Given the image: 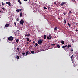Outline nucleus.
<instances>
[{"label":"nucleus","instance_id":"obj_1","mask_svg":"<svg viewBox=\"0 0 78 78\" xmlns=\"http://www.w3.org/2000/svg\"><path fill=\"white\" fill-rule=\"evenodd\" d=\"M41 40H39L38 41V45H41V44L42 43V42L44 41V40H42V39H41Z\"/></svg>","mask_w":78,"mask_h":78},{"label":"nucleus","instance_id":"obj_2","mask_svg":"<svg viewBox=\"0 0 78 78\" xmlns=\"http://www.w3.org/2000/svg\"><path fill=\"white\" fill-rule=\"evenodd\" d=\"M8 39L9 41H12V40H14V37L10 36L8 38Z\"/></svg>","mask_w":78,"mask_h":78},{"label":"nucleus","instance_id":"obj_3","mask_svg":"<svg viewBox=\"0 0 78 78\" xmlns=\"http://www.w3.org/2000/svg\"><path fill=\"white\" fill-rule=\"evenodd\" d=\"M66 3H67L66 2H62L60 4V6H64V5H66Z\"/></svg>","mask_w":78,"mask_h":78},{"label":"nucleus","instance_id":"obj_4","mask_svg":"<svg viewBox=\"0 0 78 78\" xmlns=\"http://www.w3.org/2000/svg\"><path fill=\"white\" fill-rule=\"evenodd\" d=\"M20 24L21 25H23V23H24V21H23V20H22L20 21Z\"/></svg>","mask_w":78,"mask_h":78},{"label":"nucleus","instance_id":"obj_5","mask_svg":"<svg viewBox=\"0 0 78 78\" xmlns=\"http://www.w3.org/2000/svg\"><path fill=\"white\" fill-rule=\"evenodd\" d=\"M6 3L7 5H9V6H11V3H10V2H7Z\"/></svg>","mask_w":78,"mask_h":78},{"label":"nucleus","instance_id":"obj_6","mask_svg":"<svg viewBox=\"0 0 78 78\" xmlns=\"http://www.w3.org/2000/svg\"><path fill=\"white\" fill-rule=\"evenodd\" d=\"M25 36H27V37H30L31 36V35L29 33L25 35Z\"/></svg>","mask_w":78,"mask_h":78},{"label":"nucleus","instance_id":"obj_7","mask_svg":"<svg viewBox=\"0 0 78 78\" xmlns=\"http://www.w3.org/2000/svg\"><path fill=\"white\" fill-rule=\"evenodd\" d=\"M22 11V9H20L19 10L17 9L16 10V11L17 12H19V11Z\"/></svg>","mask_w":78,"mask_h":78},{"label":"nucleus","instance_id":"obj_8","mask_svg":"<svg viewBox=\"0 0 78 78\" xmlns=\"http://www.w3.org/2000/svg\"><path fill=\"white\" fill-rule=\"evenodd\" d=\"M61 43L62 45H63V44H64V41H61Z\"/></svg>","mask_w":78,"mask_h":78},{"label":"nucleus","instance_id":"obj_9","mask_svg":"<svg viewBox=\"0 0 78 78\" xmlns=\"http://www.w3.org/2000/svg\"><path fill=\"white\" fill-rule=\"evenodd\" d=\"M64 23H65V24L67 23V20H64Z\"/></svg>","mask_w":78,"mask_h":78},{"label":"nucleus","instance_id":"obj_10","mask_svg":"<svg viewBox=\"0 0 78 78\" xmlns=\"http://www.w3.org/2000/svg\"><path fill=\"white\" fill-rule=\"evenodd\" d=\"M18 2L20 4H22V2H21V1H20V0H18Z\"/></svg>","mask_w":78,"mask_h":78},{"label":"nucleus","instance_id":"obj_11","mask_svg":"<svg viewBox=\"0 0 78 78\" xmlns=\"http://www.w3.org/2000/svg\"><path fill=\"white\" fill-rule=\"evenodd\" d=\"M46 37H47V36L46 35H44V39H46Z\"/></svg>","mask_w":78,"mask_h":78},{"label":"nucleus","instance_id":"obj_12","mask_svg":"<svg viewBox=\"0 0 78 78\" xmlns=\"http://www.w3.org/2000/svg\"><path fill=\"white\" fill-rule=\"evenodd\" d=\"M9 24H6L5 25V27H9Z\"/></svg>","mask_w":78,"mask_h":78},{"label":"nucleus","instance_id":"obj_13","mask_svg":"<svg viewBox=\"0 0 78 78\" xmlns=\"http://www.w3.org/2000/svg\"><path fill=\"white\" fill-rule=\"evenodd\" d=\"M19 40L17 39H16V42H17V43H18L19 42Z\"/></svg>","mask_w":78,"mask_h":78},{"label":"nucleus","instance_id":"obj_14","mask_svg":"<svg viewBox=\"0 0 78 78\" xmlns=\"http://www.w3.org/2000/svg\"><path fill=\"white\" fill-rule=\"evenodd\" d=\"M72 47V46L70 45H68L67 48H69V47Z\"/></svg>","mask_w":78,"mask_h":78},{"label":"nucleus","instance_id":"obj_15","mask_svg":"<svg viewBox=\"0 0 78 78\" xmlns=\"http://www.w3.org/2000/svg\"><path fill=\"white\" fill-rule=\"evenodd\" d=\"M57 30V27H56L55 28H54V30L56 31Z\"/></svg>","mask_w":78,"mask_h":78},{"label":"nucleus","instance_id":"obj_16","mask_svg":"<svg viewBox=\"0 0 78 78\" xmlns=\"http://www.w3.org/2000/svg\"><path fill=\"white\" fill-rule=\"evenodd\" d=\"M22 12H20V17H22Z\"/></svg>","mask_w":78,"mask_h":78},{"label":"nucleus","instance_id":"obj_17","mask_svg":"<svg viewBox=\"0 0 78 78\" xmlns=\"http://www.w3.org/2000/svg\"><path fill=\"white\" fill-rule=\"evenodd\" d=\"M28 53H29V51H28L27 52H26V55H28Z\"/></svg>","mask_w":78,"mask_h":78},{"label":"nucleus","instance_id":"obj_18","mask_svg":"<svg viewBox=\"0 0 78 78\" xmlns=\"http://www.w3.org/2000/svg\"><path fill=\"white\" fill-rule=\"evenodd\" d=\"M26 40L28 41H30V39H29V38L28 37L26 38Z\"/></svg>","mask_w":78,"mask_h":78},{"label":"nucleus","instance_id":"obj_19","mask_svg":"<svg viewBox=\"0 0 78 78\" xmlns=\"http://www.w3.org/2000/svg\"><path fill=\"white\" fill-rule=\"evenodd\" d=\"M68 26H69V27H70V26H71V25H70V23H68Z\"/></svg>","mask_w":78,"mask_h":78},{"label":"nucleus","instance_id":"obj_20","mask_svg":"<svg viewBox=\"0 0 78 78\" xmlns=\"http://www.w3.org/2000/svg\"><path fill=\"white\" fill-rule=\"evenodd\" d=\"M73 57H74V56L72 55L71 56V58L72 59Z\"/></svg>","mask_w":78,"mask_h":78},{"label":"nucleus","instance_id":"obj_21","mask_svg":"<svg viewBox=\"0 0 78 78\" xmlns=\"http://www.w3.org/2000/svg\"><path fill=\"white\" fill-rule=\"evenodd\" d=\"M16 58H17V59H19V57L18 56H16Z\"/></svg>","mask_w":78,"mask_h":78},{"label":"nucleus","instance_id":"obj_22","mask_svg":"<svg viewBox=\"0 0 78 78\" xmlns=\"http://www.w3.org/2000/svg\"><path fill=\"white\" fill-rule=\"evenodd\" d=\"M14 24H15V26H17V23L15 22H14Z\"/></svg>","mask_w":78,"mask_h":78},{"label":"nucleus","instance_id":"obj_23","mask_svg":"<svg viewBox=\"0 0 78 78\" xmlns=\"http://www.w3.org/2000/svg\"><path fill=\"white\" fill-rule=\"evenodd\" d=\"M2 9L4 11H5V10H6V9H5V8L4 7L2 8Z\"/></svg>","mask_w":78,"mask_h":78},{"label":"nucleus","instance_id":"obj_24","mask_svg":"<svg viewBox=\"0 0 78 78\" xmlns=\"http://www.w3.org/2000/svg\"><path fill=\"white\" fill-rule=\"evenodd\" d=\"M57 47L58 48H60V46L59 45H57Z\"/></svg>","mask_w":78,"mask_h":78},{"label":"nucleus","instance_id":"obj_25","mask_svg":"<svg viewBox=\"0 0 78 78\" xmlns=\"http://www.w3.org/2000/svg\"><path fill=\"white\" fill-rule=\"evenodd\" d=\"M35 45H36V46H37L38 45V44L37 43H36L35 44Z\"/></svg>","mask_w":78,"mask_h":78},{"label":"nucleus","instance_id":"obj_26","mask_svg":"<svg viewBox=\"0 0 78 78\" xmlns=\"http://www.w3.org/2000/svg\"><path fill=\"white\" fill-rule=\"evenodd\" d=\"M31 52L33 54L34 53V52L33 51H32Z\"/></svg>","mask_w":78,"mask_h":78},{"label":"nucleus","instance_id":"obj_27","mask_svg":"<svg viewBox=\"0 0 78 78\" xmlns=\"http://www.w3.org/2000/svg\"><path fill=\"white\" fill-rule=\"evenodd\" d=\"M2 6H3V5H4V3H3V2H2Z\"/></svg>","mask_w":78,"mask_h":78},{"label":"nucleus","instance_id":"obj_28","mask_svg":"<svg viewBox=\"0 0 78 78\" xmlns=\"http://www.w3.org/2000/svg\"><path fill=\"white\" fill-rule=\"evenodd\" d=\"M47 37V39H49V37H48V36H47V37Z\"/></svg>","mask_w":78,"mask_h":78},{"label":"nucleus","instance_id":"obj_29","mask_svg":"<svg viewBox=\"0 0 78 78\" xmlns=\"http://www.w3.org/2000/svg\"><path fill=\"white\" fill-rule=\"evenodd\" d=\"M52 46H53V45H55V44H51Z\"/></svg>","mask_w":78,"mask_h":78},{"label":"nucleus","instance_id":"obj_30","mask_svg":"<svg viewBox=\"0 0 78 78\" xmlns=\"http://www.w3.org/2000/svg\"><path fill=\"white\" fill-rule=\"evenodd\" d=\"M16 50L18 51H19V50H20V49H19V48H17L16 49Z\"/></svg>","mask_w":78,"mask_h":78},{"label":"nucleus","instance_id":"obj_31","mask_svg":"<svg viewBox=\"0 0 78 78\" xmlns=\"http://www.w3.org/2000/svg\"><path fill=\"white\" fill-rule=\"evenodd\" d=\"M44 9H47V8L45 7H44Z\"/></svg>","mask_w":78,"mask_h":78},{"label":"nucleus","instance_id":"obj_32","mask_svg":"<svg viewBox=\"0 0 78 78\" xmlns=\"http://www.w3.org/2000/svg\"><path fill=\"white\" fill-rule=\"evenodd\" d=\"M69 13H68V14H70V13H72V12L71 11H70L69 12Z\"/></svg>","mask_w":78,"mask_h":78},{"label":"nucleus","instance_id":"obj_33","mask_svg":"<svg viewBox=\"0 0 78 78\" xmlns=\"http://www.w3.org/2000/svg\"><path fill=\"white\" fill-rule=\"evenodd\" d=\"M66 12H64V13H63V14H64V15H66Z\"/></svg>","mask_w":78,"mask_h":78},{"label":"nucleus","instance_id":"obj_34","mask_svg":"<svg viewBox=\"0 0 78 78\" xmlns=\"http://www.w3.org/2000/svg\"><path fill=\"white\" fill-rule=\"evenodd\" d=\"M16 20L17 21H19V18H17V20Z\"/></svg>","mask_w":78,"mask_h":78},{"label":"nucleus","instance_id":"obj_35","mask_svg":"<svg viewBox=\"0 0 78 78\" xmlns=\"http://www.w3.org/2000/svg\"><path fill=\"white\" fill-rule=\"evenodd\" d=\"M56 2H54V5H56Z\"/></svg>","mask_w":78,"mask_h":78},{"label":"nucleus","instance_id":"obj_36","mask_svg":"<svg viewBox=\"0 0 78 78\" xmlns=\"http://www.w3.org/2000/svg\"><path fill=\"white\" fill-rule=\"evenodd\" d=\"M65 47H65V46H62V48H65Z\"/></svg>","mask_w":78,"mask_h":78},{"label":"nucleus","instance_id":"obj_37","mask_svg":"<svg viewBox=\"0 0 78 78\" xmlns=\"http://www.w3.org/2000/svg\"><path fill=\"white\" fill-rule=\"evenodd\" d=\"M72 41L73 42H74L75 41H74V40H73V39H72Z\"/></svg>","mask_w":78,"mask_h":78},{"label":"nucleus","instance_id":"obj_38","mask_svg":"<svg viewBox=\"0 0 78 78\" xmlns=\"http://www.w3.org/2000/svg\"><path fill=\"white\" fill-rule=\"evenodd\" d=\"M25 52H23V53H22V54L23 55H25Z\"/></svg>","mask_w":78,"mask_h":78},{"label":"nucleus","instance_id":"obj_39","mask_svg":"<svg viewBox=\"0 0 78 78\" xmlns=\"http://www.w3.org/2000/svg\"><path fill=\"white\" fill-rule=\"evenodd\" d=\"M75 31H76V32H77V31H78V30L76 29V30H75Z\"/></svg>","mask_w":78,"mask_h":78},{"label":"nucleus","instance_id":"obj_40","mask_svg":"<svg viewBox=\"0 0 78 78\" xmlns=\"http://www.w3.org/2000/svg\"><path fill=\"white\" fill-rule=\"evenodd\" d=\"M51 38H52L51 37H49V39H50V40L51 39Z\"/></svg>","mask_w":78,"mask_h":78},{"label":"nucleus","instance_id":"obj_41","mask_svg":"<svg viewBox=\"0 0 78 78\" xmlns=\"http://www.w3.org/2000/svg\"><path fill=\"white\" fill-rule=\"evenodd\" d=\"M73 51V49H71V52Z\"/></svg>","mask_w":78,"mask_h":78},{"label":"nucleus","instance_id":"obj_42","mask_svg":"<svg viewBox=\"0 0 78 78\" xmlns=\"http://www.w3.org/2000/svg\"><path fill=\"white\" fill-rule=\"evenodd\" d=\"M20 56L21 58H22V57H22V55H20Z\"/></svg>","mask_w":78,"mask_h":78},{"label":"nucleus","instance_id":"obj_43","mask_svg":"<svg viewBox=\"0 0 78 78\" xmlns=\"http://www.w3.org/2000/svg\"><path fill=\"white\" fill-rule=\"evenodd\" d=\"M50 7H48V9H50Z\"/></svg>","mask_w":78,"mask_h":78},{"label":"nucleus","instance_id":"obj_44","mask_svg":"<svg viewBox=\"0 0 78 78\" xmlns=\"http://www.w3.org/2000/svg\"><path fill=\"white\" fill-rule=\"evenodd\" d=\"M65 46V47H67V45H66V46Z\"/></svg>","mask_w":78,"mask_h":78},{"label":"nucleus","instance_id":"obj_45","mask_svg":"<svg viewBox=\"0 0 78 78\" xmlns=\"http://www.w3.org/2000/svg\"><path fill=\"white\" fill-rule=\"evenodd\" d=\"M24 1H25V2H27V0H24Z\"/></svg>","mask_w":78,"mask_h":78},{"label":"nucleus","instance_id":"obj_46","mask_svg":"<svg viewBox=\"0 0 78 78\" xmlns=\"http://www.w3.org/2000/svg\"><path fill=\"white\" fill-rule=\"evenodd\" d=\"M31 42V40H30L29 41V42Z\"/></svg>","mask_w":78,"mask_h":78},{"label":"nucleus","instance_id":"obj_47","mask_svg":"<svg viewBox=\"0 0 78 78\" xmlns=\"http://www.w3.org/2000/svg\"><path fill=\"white\" fill-rule=\"evenodd\" d=\"M27 43L28 44H29V42H27Z\"/></svg>","mask_w":78,"mask_h":78},{"label":"nucleus","instance_id":"obj_48","mask_svg":"<svg viewBox=\"0 0 78 78\" xmlns=\"http://www.w3.org/2000/svg\"><path fill=\"white\" fill-rule=\"evenodd\" d=\"M75 2V0H74L73 1V2Z\"/></svg>","mask_w":78,"mask_h":78},{"label":"nucleus","instance_id":"obj_49","mask_svg":"<svg viewBox=\"0 0 78 78\" xmlns=\"http://www.w3.org/2000/svg\"><path fill=\"white\" fill-rule=\"evenodd\" d=\"M33 43H35V41H33Z\"/></svg>","mask_w":78,"mask_h":78},{"label":"nucleus","instance_id":"obj_50","mask_svg":"<svg viewBox=\"0 0 78 78\" xmlns=\"http://www.w3.org/2000/svg\"><path fill=\"white\" fill-rule=\"evenodd\" d=\"M2 12V11L1 10H0V12Z\"/></svg>","mask_w":78,"mask_h":78},{"label":"nucleus","instance_id":"obj_51","mask_svg":"<svg viewBox=\"0 0 78 78\" xmlns=\"http://www.w3.org/2000/svg\"><path fill=\"white\" fill-rule=\"evenodd\" d=\"M34 11H35V10H34L33 11V12H34Z\"/></svg>","mask_w":78,"mask_h":78},{"label":"nucleus","instance_id":"obj_52","mask_svg":"<svg viewBox=\"0 0 78 78\" xmlns=\"http://www.w3.org/2000/svg\"><path fill=\"white\" fill-rule=\"evenodd\" d=\"M58 19H59H59H60V18H58Z\"/></svg>","mask_w":78,"mask_h":78},{"label":"nucleus","instance_id":"obj_53","mask_svg":"<svg viewBox=\"0 0 78 78\" xmlns=\"http://www.w3.org/2000/svg\"><path fill=\"white\" fill-rule=\"evenodd\" d=\"M17 31L18 32V31H19V30H18Z\"/></svg>","mask_w":78,"mask_h":78},{"label":"nucleus","instance_id":"obj_54","mask_svg":"<svg viewBox=\"0 0 78 78\" xmlns=\"http://www.w3.org/2000/svg\"><path fill=\"white\" fill-rule=\"evenodd\" d=\"M1 6V5L0 4V6Z\"/></svg>","mask_w":78,"mask_h":78},{"label":"nucleus","instance_id":"obj_55","mask_svg":"<svg viewBox=\"0 0 78 78\" xmlns=\"http://www.w3.org/2000/svg\"><path fill=\"white\" fill-rule=\"evenodd\" d=\"M72 0V1H73V0Z\"/></svg>","mask_w":78,"mask_h":78},{"label":"nucleus","instance_id":"obj_56","mask_svg":"<svg viewBox=\"0 0 78 78\" xmlns=\"http://www.w3.org/2000/svg\"><path fill=\"white\" fill-rule=\"evenodd\" d=\"M69 55V56H70V55Z\"/></svg>","mask_w":78,"mask_h":78}]
</instances>
